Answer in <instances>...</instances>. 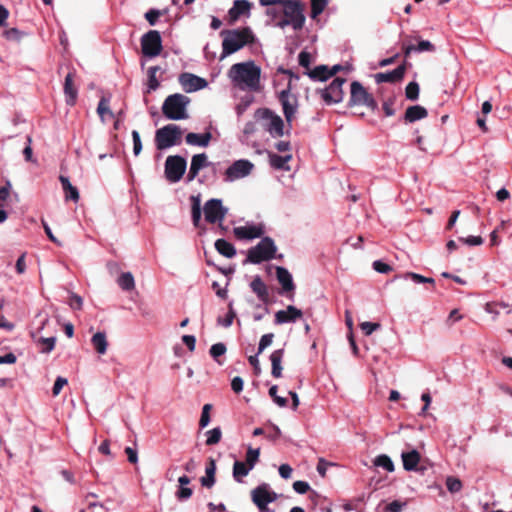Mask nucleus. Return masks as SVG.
<instances>
[{
    "label": "nucleus",
    "instance_id": "f257e3e1",
    "mask_svg": "<svg viewBox=\"0 0 512 512\" xmlns=\"http://www.w3.org/2000/svg\"><path fill=\"white\" fill-rule=\"evenodd\" d=\"M228 77L233 85L242 91H258L261 68L252 60L236 63L230 67Z\"/></svg>",
    "mask_w": 512,
    "mask_h": 512
},
{
    "label": "nucleus",
    "instance_id": "f03ea898",
    "mask_svg": "<svg viewBox=\"0 0 512 512\" xmlns=\"http://www.w3.org/2000/svg\"><path fill=\"white\" fill-rule=\"evenodd\" d=\"M222 37L221 59L234 54L246 45L253 44L256 36L248 26L236 29H224L220 32Z\"/></svg>",
    "mask_w": 512,
    "mask_h": 512
},
{
    "label": "nucleus",
    "instance_id": "7ed1b4c3",
    "mask_svg": "<svg viewBox=\"0 0 512 512\" xmlns=\"http://www.w3.org/2000/svg\"><path fill=\"white\" fill-rule=\"evenodd\" d=\"M190 99L180 93L169 95L163 102L162 112L169 120H183L188 118L187 106Z\"/></svg>",
    "mask_w": 512,
    "mask_h": 512
},
{
    "label": "nucleus",
    "instance_id": "20e7f679",
    "mask_svg": "<svg viewBox=\"0 0 512 512\" xmlns=\"http://www.w3.org/2000/svg\"><path fill=\"white\" fill-rule=\"evenodd\" d=\"M276 252L277 246L274 240L269 236H265L257 245L248 250L246 262L260 264L276 258Z\"/></svg>",
    "mask_w": 512,
    "mask_h": 512
},
{
    "label": "nucleus",
    "instance_id": "39448f33",
    "mask_svg": "<svg viewBox=\"0 0 512 512\" xmlns=\"http://www.w3.org/2000/svg\"><path fill=\"white\" fill-rule=\"evenodd\" d=\"M182 129L176 124L165 125L155 133V144L158 150H165L181 144Z\"/></svg>",
    "mask_w": 512,
    "mask_h": 512
},
{
    "label": "nucleus",
    "instance_id": "423d86ee",
    "mask_svg": "<svg viewBox=\"0 0 512 512\" xmlns=\"http://www.w3.org/2000/svg\"><path fill=\"white\" fill-rule=\"evenodd\" d=\"M357 105H364L372 111L378 109V104L374 97L368 93V91L360 82L353 81L350 86L349 106Z\"/></svg>",
    "mask_w": 512,
    "mask_h": 512
},
{
    "label": "nucleus",
    "instance_id": "0eeeda50",
    "mask_svg": "<svg viewBox=\"0 0 512 512\" xmlns=\"http://www.w3.org/2000/svg\"><path fill=\"white\" fill-rule=\"evenodd\" d=\"M283 14L292 22L295 31L301 30L305 24L304 6L299 0H284Z\"/></svg>",
    "mask_w": 512,
    "mask_h": 512
},
{
    "label": "nucleus",
    "instance_id": "6e6552de",
    "mask_svg": "<svg viewBox=\"0 0 512 512\" xmlns=\"http://www.w3.org/2000/svg\"><path fill=\"white\" fill-rule=\"evenodd\" d=\"M187 169V161L183 156H168L165 161L164 173L170 183L179 182Z\"/></svg>",
    "mask_w": 512,
    "mask_h": 512
},
{
    "label": "nucleus",
    "instance_id": "1a4fd4ad",
    "mask_svg": "<svg viewBox=\"0 0 512 512\" xmlns=\"http://www.w3.org/2000/svg\"><path fill=\"white\" fill-rule=\"evenodd\" d=\"M279 102L281 103L283 114L289 127L298 110V98L291 93V84L288 83L287 88L282 90L278 95Z\"/></svg>",
    "mask_w": 512,
    "mask_h": 512
},
{
    "label": "nucleus",
    "instance_id": "9d476101",
    "mask_svg": "<svg viewBox=\"0 0 512 512\" xmlns=\"http://www.w3.org/2000/svg\"><path fill=\"white\" fill-rule=\"evenodd\" d=\"M141 49L144 56L154 58L160 55L163 46L160 32L150 30L141 37Z\"/></svg>",
    "mask_w": 512,
    "mask_h": 512
},
{
    "label": "nucleus",
    "instance_id": "9b49d317",
    "mask_svg": "<svg viewBox=\"0 0 512 512\" xmlns=\"http://www.w3.org/2000/svg\"><path fill=\"white\" fill-rule=\"evenodd\" d=\"M203 212L205 220L210 224L221 223L224 221L228 208L223 206L222 200L218 198H212L205 202L203 206Z\"/></svg>",
    "mask_w": 512,
    "mask_h": 512
},
{
    "label": "nucleus",
    "instance_id": "f8f14e48",
    "mask_svg": "<svg viewBox=\"0 0 512 512\" xmlns=\"http://www.w3.org/2000/svg\"><path fill=\"white\" fill-rule=\"evenodd\" d=\"M252 501L258 507L260 512H270L268 504L277 500L278 495L270 490L268 484L263 483L257 486L251 492Z\"/></svg>",
    "mask_w": 512,
    "mask_h": 512
},
{
    "label": "nucleus",
    "instance_id": "ddd939ff",
    "mask_svg": "<svg viewBox=\"0 0 512 512\" xmlns=\"http://www.w3.org/2000/svg\"><path fill=\"white\" fill-rule=\"evenodd\" d=\"M255 116L257 118L269 120L266 130L270 133L272 137H281L284 135L283 119L279 115L272 112L270 109H258L255 112Z\"/></svg>",
    "mask_w": 512,
    "mask_h": 512
},
{
    "label": "nucleus",
    "instance_id": "4468645a",
    "mask_svg": "<svg viewBox=\"0 0 512 512\" xmlns=\"http://www.w3.org/2000/svg\"><path fill=\"white\" fill-rule=\"evenodd\" d=\"M254 168V164L247 159H240L233 162L225 171V181L235 180L248 176Z\"/></svg>",
    "mask_w": 512,
    "mask_h": 512
},
{
    "label": "nucleus",
    "instance_id": "2eb2a0df",
    "mask_svg": "<svg viewBox=\"0 0 512 512\" xmlns=\"http://www.w3.org/2000/svg\"><path fill=\"white\" fill-rule=\"evenodd\" d=\"M345 81L344 78L336 77L328 87L320 90L321 97L327 105L340 103L343 100L342 86Z\"/></svg>",
    "mask_w": 512,
    "mask_h": 512
},
{
    "label": "nucleus",
    "instance_id": "dca6fc26",
    "mask_svg": "<svg viewBox=\"0 0 512 512\" xmlns=\"http://www.w3.org/2000/svg\"><path fill=\"white\" fill-rule=\"evenodd\" d=\"M178 81L182 86L183 90L187 93L196 92L205 88L208 83L207 81L192 73H182L179 75Z\"/></svg>",
    "mask_w": 512,
    "mask_h": 512
},
{
    "label": "nucleus",
    "instance_id": "f3484780",
    "mask_svg": "<svg viewBox=\"0 0 512 512\" xmlns=\"http://www.w3.org/2000/svg\"><path fill=\"white\" fill-rule=\"evenodd\" d=\"M234 234L238 238L252 240L264 234V226L262 224H247L234 228Z\"/></svg>",
    "mask_w": 512,
    "mask_h": 512
},
{
    "label": "nucleus",
    "instance_id": "a211bd4d",
    "mask_svg": "<svg viewBox=\"0 0 512 512\" xmlns=\"http://www.w3.org/2000/svg\"><path fill=\"white\" fill-rule=\"evenodd\" d=\"M406 66L405 64L399 65L395 69L387 72H380L374 75L375 82L381 83H395L401 81L405 75Z\"/></svg>",
    "mask_w": 512,
    "mask_h": 512
},
{
    "label": "nucleus",
    "instance_id": "6ab92c4d",
    "mask_svg": "<svg viewBox=\"0 0 512 512\" xmlns=\"http://www.w3.org/2000/svg\"><path fill=\"white\" fill-rule=\"evenodd\" d=\"M303 315L302 311L293 305H289L286 310H279L275 313L274 323L282 325L295 322Z\"/></svg>",
    "mask_w": 512,
    "mask_h": 512
},
{
    "label": "nucleus",
    "instance_id": "aec40b11",
    "mask_svg": "<svg viewBox=\"0 0 512 512\" xmlns=\"http://www.w3.org/2000/svg\"><path fill=\"white\" fill-rule=\"evenodd\" d=\"M276 277H277L278 282L282 286L283 293H288V292L293 293V291L295 290V284L293 282V277H292L291 273L288 271V269H286L285 267H282V266H277L276 267ZM289 298L292 299L293 294H291V296Z\"/></svg>",
    "mask_w": 512,
    "mask_h": 512
},
{
    "label": "nucleus",
    "instance_id": "412c9836",
    "mask_svg": "<svg viewBox=\"0 0 512 512\" xmlns=\"http://www.w3.org/2000/svg\"><path fill=\"white\" fill-rule=\"evenodd\" d=\"M251 3L248 0H235L233 6L229 9L228 15L231 21H236L242 15L250 14Z\"/></svg>",
    "mask_w": 512,
    "mask_h": 512
},
{
    "label": "nucleus",
    "instance_id": "4be33fe9",
    "mask_svg": "<svg viewBox=\"0 0 512 512\" xmlns=\"http://www.w3.org/2000/svg\"><path fill=\"white\" fill-rule=\"evenodd\" d=\"M251 290L257 295L258 299L264 303L269 300V292L266 284L259 275L255 276L250 283Z\"/></svg>",
    "mask_w": 512,
    "mask_h": 512
},
{
    "label": "nucleus",
    "instance_id": "5701e85b",
    "mask_svg": "<svg viewBox=\"0 0 512 512\" xmlns=\"http://www.w3.org/2000/svg\"><path fill=\"white\" fill-rule=\"evenodd\" d=\"M403 51L404 55L408 57L412 53L434 52L435 46L428 40H420L417 45H404Z\"/></svg>",
    "mask_w": 512,
    "mask_h": 512
},
{
    "label": "nucleus",
    "instance_id": "b1692460",
    "mask_svg": "<svg viewBox=\"0 0 512 512\" xmlns=\"http://www.w3.org/2000/svg\"><path fill=\"white\" fill-rule=\"evenodd\" d=\"M212 138V134L210 132H206L203 134L190 132L186 135L185 140L188 145L199 146V147H207Z\"/></svg>",
    "mask_w": 512,
    "mask_h": 512
},
{
    "label": "nucleus",
    "instance_id": "393cba45",
    "mask_svg": "<svg viewBox=\"0 0 512 512\" xmlns=\"http://www.w3.org/2000/svg\"><path fill=\"white\" fill-rule=\"evenodd\" d=\"M216 461L213 458L208 459L205 468V476L201 477L200 482L203 487L211 488L215 484Z\"/></svg>",
    "mask_w": 512,
    "mask_h": 512
},
{
    "label": "nucleus",
    "instance_id": "a878e982",
    "mask_svg": "<svg viewBox=\"0 0 512 512\" xmlns=\"http://www.w3.org/2000/svg\"><path fill=\"white\" fill-rule=\"evenodd\" d=\"M427 110L420 105L409 106L406 109L404 120L408 123H413L427 117Z\"/></svg>",
    "mask_w": 512,
    "mask_h": 512
},
{
    "label": "nucleus",
    "instance_id": "bb28decb",
    "mask_svg": "<svg viewBox=\"0 0 512 512\" xmlns=\"http://www.w3.org/2000/svg\"><path fill=\"white\" fill-rule=\"evenodd\" d=\"M401 458L404 469L406 471H414L420 461V454L417 450L413 449L409 452H402Z\"/></svg>",
    "mask_w": 512,
    "mask_h": 512
},
{
    "label": "nucleus",
    "instance_id": "cd10ccee",
    "mask_svg": "<svg viewBox=\"0 0 512 512\" xmlns=\"http://www.w3.org/2000/svg\"><path fill=\"white\" fill-rule=\"evenodd\" d=\"M284 356V349H277L270 355V361L272 365L271 374L274 378H280L282 376V359Z\"/></svg>",
    "mask_w": 512,
    "mask_h": 512
},
{
    "label": "nucleus",
    "instance_id": "c85d7f7f",
    "mask_svg": "<svg viewBox=\"0 0 512 512\" xmlns=\"http://www.w3.org/2000/svg\"><path fill=\"white\" fill-rule=\"evenodd\" d=\"M64 93L66 95V103L71 106L74 105L78 92L73 85V74L71 72L65 77Z\"/></svg>",
    "mask_w": 512,
    "mask_h": 512
},
{
    "label": "nucleus",
    "instance_id": "c756f323",
    "mask_svg": "<svg viewBox=\"0 0 512 512\" xmlns=\"http://www.w3.org/2000/svg\"><path fill=\"white\" fill-rule=\"evenodd\" d=\"M59 180L61 182L63 190L65 191L66 200H72L74 202H77L79 200L78 189L71 184L69 178L66 176L61 175L59 177Z\"/></svg>",
    "mask_w": 512,
    "mask_h": 512
},
{
    "label": "nucleus",
    "instance_id": "7c9ffc66",
    "mask_svg": "<svg viewBox=\"0 0 512 512\" xmlns=\"http://www.w3.org/2000/svg\"><path fill=\"white\" fill-rule=\"evenodd\" d=\"M91 343L98 354L104 355L107 352L108 341L105 332L95 333L91 338Z\"/></svg>",
    "mask_w": 512,
    "mask_h": 512
},
{
    "label": "nucleus",
    "instance_id": "2f4dec72",
    "mask_svg": "<svg viewBox=\"0 0 512 512\" xmlns=\"http://www.w3.org/2000/svg\"><path fill=\"white\" fill-rule=\"evenodd\" d=\"M191 200V217H192V223L195 227L199 226V223L201 221V215H202V208H201V197L200 194L198 195H192L190 197Z\"/></svg>",
    "mask_w": 512,
    "mask_h": 512
},
{
    "label": "nucleus",
    "instance_id": "473e14b6",
    "mask_svg": "<svg viewBox=\"0 0 512 512\" xmlns=\"http://www.w3.org/2000/svg\"><path fill=\"white\" fill-rule=\"evenodd\" d=\"M305 74L311 80L321 81V82L326 81L331 77L330 73H329V68L326 65L316 66L314 69L308 70L307 72H305Z\"/></svg>",
    "mask_w": 512,
    "mask_h": 512
},
{
    "label": "nucleus",
    "instance_id": "72a5a7b5",
    "mask_svg": "<svg viewBox=\"0 0 512 512\" xmlns=\"http://www.w3.org/2000/svg\"><path fill=\"white\" fill-rule=\"evenodd\" d=\"M292 158V155L288 154L285 156H281L275 153L269 154V162L270 165L278 170H290V167L287 165L289 160Z\"/></svg>",
    "mask_w": 512,
    "mask_h": 512
},
{
    "label": "nucleus",
    "instance_id": "f704fd0d",
    "mask_svg": "<svg viewBox=\"0 0 512 512\" xmlns=\"http://www.w3.org/2000/svg\"><path fill=\"white\" fill-rule=\"evenodd\" d=\"M215 249L226 258H233L236 255V249L233 244L225 239H218L215 242Z\"/></svg>",
    "mask_w": 512,
    "mask_h": 512
},
{
    "label": "nucleus",
    "instance_id": "c9c22d12",
    "mask_svg": "<svg viewBox=\"0 0 512 512\" xmlns=\"http://www.w3.org/2000/svg\"><path fill=\"white\" fill-rule=\"evenodd\" d=\"M252 468L245 462L236 460L233 464V478L236 482L241 483L242 478L247 476Z\"/></svg>",
    "mask_w": 512,
    "mask_h": 512
},
{
    "label": "nucleus",
    "instance_id": "e433bc0d",
    "mask_svg": "<svg viewBox=\"0 0 512 512\" xmlns=\"http://www.w3.org/2000/svg\"><path fill=\"white\" fill-rule=\"evenodd\" d=\"M117 284L124 291H131L135 288V280L131 272H123L117 279Z\"/></svg>",
    "mask_w": 512,
    "mask_h": 512
},
{
    "label": "nucleus",
    "instance_id": "4c0bfd02",
    "mask_svg": "<svg viewBox=\"0 0 512 512\" xmlns=\"http://www.w3.org/2000/svg\"><path fill=\"white\" fill-rule=\"evenodd\" d=\"M97 113L99 114L102 121H105V117L115 118V114L109 108V99L102 97L98 103Z\"/></svg>",
    "mask_w": 512,
    "mask_h": 512
},
{
    "label": "nucleus",
    "instance_id": "58836bf2",
    "mask_svg": "<svg viewBox=\"0 0 512 512\" xmlns=\"http://www.w3.org/2000/svg\"><path fill=\"white\" fill-rule=\"evenodd\" d=\"M374 465L377 467H381L388 472L394 471V463L391 460V458L389 456H387L386 454H381V455L377 456L374 459Z\"/></svg>",
    "mask_w": 512,
    "mask_h": 512
},
{
    "label": "nucleus",
    "instance_id": "ea45409f",
    "mask_svg": "<svg viewBox=\"0 0 512 512\" xmlns=\"http://www.w3.org/2000/svg\"><path fill=\"white\" fill-rule=\"evenodd\" d=\"M398 277L399 276H397L396 278H398ZM401 277L404 279H410L416 284H422V283H428V284H432V285L435 284V280L433 278L425 277L421 274H417L414 272H407Z\"/></svg>",
    "mask_w": 512,
    "mask_h": 512
},
{
    "label": "nucleus",
    "instance_id": "a19ab883",
    "mask_svg": "<svg viewBox=\"0 0 512 512\" xmlns=\"http://www.w3.org/2000/svg\"><path fill=\"white\" fill-rule=\"evenodd\" d=\"M211 163L208 161V157L205 153L196 154L191 159V166H194V168L197 171H200L201 169L208 167Z\"/></svg>",
    "mask_w": 512,
    "mask_h": 512
},
{
    "label": "nucleus",
    "instance_id": "79ce46f5",
    "mask_svg": "<svg viewBox=\"0 0 512 512\" xmlns=\"http://www.w3.org/2000/svg\"><path fill=\"white\" fill-rule=\"evenodd\" d=\"M330 0H311V18L316 19L326 8Z\"/></svg>",
    "mask_w": 512,
    "mask_h": 512
},
{
    "label": "nucleus",
    "instance_id": "37998d69",
    "mask_svg": "<svg viewBox=\"0 0 512 512\" xmlns=\"http://www.w3.org/2000/svg\"><path fill=\"white\" fill-rule=\"evenodd\" d=\"M206 445L212 446L220 442L222 437V432L220 427H215L206 432Z\"/></svg>",
    "mask_w": 512,
    "mask_h": 512
},
{
    "label": "nucleus",
    "instance_id": "c03bdc74",
    "mask_svg": "<svg viewBox=\"0 0 512 512\" xmlns=\"http://www.w3.org/2000/svg\"><path fill=\"white\" fill-rule=\"evenodd\" d=\"M259 456L260 448H252L251 446H248L245 463H247L253 469L259 460Z\"/></svg>",
    "mask_w": 512,
    "mask_h": 512
},
{
    "label": "nucleus",
    "instance_id": "a18cd8bd",
    "mask_svg": "<svg viewBox=\"0 0 512 512\" xmlns=\"http://www.w3.org/2000/svg\"><path fill=\"white\" fill-rule=\"evenodd\" d=\"M236 317V312L233 308V302H229L228 304V313L226 314L225 318H218V324L228 328L232 325L234 318Z\"/></svg>",
    "mask_w": 512,
    "mask_h": 512
},
{
    "label": "nucleus",
    "instance_id": "49530a36",
    "mask_svg": "<svg viewBox=\"0 0 512 512\" xmlns=\"http://www.w3.org/2000/svg\"><path fill=\"white\" fill-rule=\"evenodd\" d=\"M419 84L415 81L408 83L405 88V96L408 100L415 101L419 97Z\"/></svg>",
    "mask_w": 512,
    "mask_h": 512
},
{
    "label": "nucleus",
    "instance_id": "de8ad7c7",
    "mask_svg": "<svg viewBox=\"0 0 512 512\" xmlns=\"http://www.w3.org/2000/svg\"><path fill=\"white\" fill-rule=\"evenodd\" d=\"M39 343L43 345V347L40 349V352L48 354L55 347L56 337H47V338L41 337L39 339Z\"/></svg>",
    "mask_w": 512,
    "mask_h": 512
},
{
    "label": "nucleus",
    "instance_id": "09e8293b",
    "mask_svg": "<svg viewBox=\"0 0 512 512\" xmlns=\"http://www.w3.org/2000/svg\"><path fill=\"white\" fill-rule=\"evenodd\" d=\"M226 346L224 343L219 342L215 343L210 347L209 353L211 357L215 360L218 359V357L224 355L226 353Z\"/></svg>",
    "mask_w": 512,
    "mask_h": 512
},
{
    "label": "nucleus",
    "instance_id": "8fccbe9b",
    "mask_svg": "<svg viewBox=\"0 0 512 512\" xmlns=\"http://www.w3.org/2000/svg\"><path fill=\"white\" fill-rule=\"evenodd\" d=\"M446 487L449 492L457 493L462 489V483L458 478L450 476L446 479Z\"/></svg>",
    "mask_w": 512,
    "mask_h": 512
},
{
    "label": "nucleus",
    "instance_id": "3c124183",
    "mask_svg": "<svg viewBox=\"0 0 512 512\" xmlns=\"http://www.w3.org/2000/svg\"><path fill=\"white\" fill-rule=\"evenodd\" d=\"M274 334L267 333L264 334L259 341L258 344V354H261L268 346H270L273 342Z\"/></svg>",
    "mask_w": 512,
    "mask_h": 512
},
{
    "label": "nucleus",
    "instance_id": "603ef678",
    "mask_svg": "<svg viewBox=\"0 0 512 512\" xmlns=\"http://www.w3.org/2000/svg\"><path fill=\"white\" fill-rule=\"evenodd\" d=\"M278 387L277 385H273L269 389V395L273 398V401L279 406V407H285L287 405V399L281 396H278L277 394Z\"/></svg>",
    "mask_w": 512,
    "mask_h": 512
},
{
    "label": "nucleus",
    "instance_id": "864d4df0",
    "mask_svg": "<svg viewBox=\"0 0 512 512\" xmlns=\"http://www.w3.org/2000/svg\"><path fill=\"white\" fill-rule=\"evenodd\" d=\"M147 76H148V81H147V87L144 90L145 94H149V93L157 90L160 86V82L155 75L147 74Z\"/></svg>",
    "mask_w": 512,
    "mask_h": 512
},
{
    "label": "nucleus",
    "instance_id": "5fc2aeb1",
    "mask_svg": "<svg viewBox=\"0 0 512 512\" xmlns=\"http://www.w3.org/2000/svg\"><path fill=\"white\" fill-rule=\"evenodd\" d=\"M133 140V153L135 156L139 155L142 151V142L140 138V134L137 130H133L131 133Z\"/></svg>",
    "mask_w": 512,
    "mask_h": 512
},
{
    "label": "nucleus",
    "instance_id": "6e6d98bb",
    "mask_svg": "<svg viewBox=\"0 0 512 512\" xmlns=\"http://www.w3.org/2000/svg\"><path fill=\"white\" fill-rule=\"evenodd\" d=\"M406 505V502L394 500L385 507L384 512H401Z\"/></svg>",
    "mask_w": 512,
    "mask_h": 512
},
{
    "label": "nucleus",
    "instance_id": "4d7b16f0",
    "mask_svg": "<svg viewBox=\"0 0 512 512\" xmlns=\"http://www.w3.org/2000/svg\"><path fill=\"white\" fill-rule=\"evenodd\" d=\"M360 326H361V329L364 332V334L367 336L371 335L374 331L380 329V327H381V325L379 323L368 322V321L361 323Z\"/></svg>",
    "mask_w": 512,
    "mask_h": 512
},
{
    "label": "nucleus",
    "instance_id": "13d9d810",
    "mask_svg": "<svg viewBox=\"0 0 512 512\" xmlns=\"http://www.w3.org/2000/svg\"><path fill=\"white\" fill-rule=\"evenodd\" d=\"M334 463L326 461L324 458H319L316 470L321 477L326 476V471L329 466H333Z\"/></svg>",
    "mask_w": 512,
    "mask_h": 512
},
{
    "label": "nucleus",
    "instance_id": "bf43d9fd",
    "mask_svg": "<svg viewBox=\"0 0 512 512\" xmlns=\"http://www.w3.org/2000/svg\"><path fill=\"white\" fill-rule=\"evenodd\" d=\"M373 268L375 271H377L378 273H381V274H386L392 270V267L389 264H387L381 260L374 261Z\"/></svg>",
    "mask_w": 512,
    "mask_h": 512
},
{
    "label": "nucleus",
    "instance_id": "052dcab7",
    "mask_svg": "<svg viewBox=\"0 0 512 512\" xmlns=\"http://www.w3.org/2000/svg\"><path fill=\"white\" fill-rule=\"evenodd\" d=\"M293 489L298 494H305L309 491L310 485L306 481L298 480L293 483Z\"/></svg>",
    "mask_w": 512,
    "mask_h": 512
},
{
    "label": "nucleus",
    "instance_id": "680f3d73",
    "mask_svg": "<svg viewBox=\"0 0 512 512\" xmlns=\"http://www.w3.org/2000/svg\"><path fill=\"white\" fill-rule=\"evenodd\" d=\"M193 494V491L189 487H179V489L176 492V497L180 501L188 500Z\"/></svg>",
    "mask_w": 512,
    "mask_h": 512
},
{
    "label": "nucleus",
    "instance_id": "e2e57ef3",
    "mask_svg": "<svg viewBox=\"0 0 512 512\" xmlns=\"http://www.w3.org/2000/svg\"><path fill=\"white\" fill-rule=\"evenodd\" d=\"M68 383L67 379L64 378V377H57L55 382H54V385H53V388H52V393L54 396H57L59 395V393L61 392L62 388Z\"/></svg>",
    "mask_w": 512,
    "mask_h": 512
},
{
    "label": "nucleus",
    "instance_id": "0e129e2a",
    "mask_svg": "<svg viewBox=\"0 0 512 512\" xmlns=\"http://www.w3.org/2000/svg\"><path fill=\"white\" fill-rule=\"evenodd\" d=\"M298 62L300 66L308 69L311 64L310 53L307 51H301L298 55Z\"/></svg>",
    "mask_w": 512,
    "mask_h": 512
},
{
    "label": "nucleus",
    "instance_id": "69168bd1",
    "mask_svg": "<svg viewBox=\"0 0 512 512\" xmlns=\"http://www.w3.org/2000/svg\"><path fill=\"white\" fill-rule=\"evenodd\" d=\"M160 16V11L157 9H150L145 13V18L150 25H155Z\"/></svg>",
    "mask_w": 512,
    "mask_h": 512
},
{
    "label": "nucleus",
    "instance_id": "338daca9",
    "mask_svg": "<svg viewBox=\"0 0 512 512\" xmlns=\"http://www.w3.org/2000/svg\"><path fill=\"white\" fill-rule=\"evenodd\" d=\"M460 241L464 242L469 246H478L483 243V238L481 236H468L466 238H460Z\"/></svg>",
    "mask_w": 512,
    "mask_h": 512
},
{
    "label": "nucleus",
    "instance_id": "774afa93",
    "mask_svg": "<svg viewBox=\"0 0 512 512\" xmlns=\"http://www.w3.org/2000/svg\"><path fill=\"white\" fill-rule=\"evenodd\" d=\"M69 305L73 309L80 310L82 308V305H83L82 297H80L79 295L74 294V293L71 294Z\"/></svg>",
    "mask_w": 512,
    "mask_h": 512
}]
</instances>
